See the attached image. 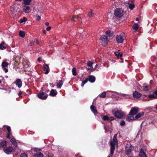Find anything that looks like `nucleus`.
Segmentation results:
<instances>
[{
    "label": "nucleus",
    "instance_id": "473e14b6",
    "mask_svg": "<svg viewBox=\"0 0 157 157\" xmlns=\"http://www.w3.org/2000/svg\"><path fill=\"white\" fill-rule=\"evenodd\" d=\"M148 97L152 99L157 98V95L155 96L153 94H150L148 95Z\"/></svg>",
    "mask_w": 157,
    "mask_h": 157
},
{
    "label": "nucleus",
    "instance_id": "c85d7f7f",
    "mask_svg": "<svg viewBox=\"0 0 157 157\" xmlns=\"http://www.w3.org/2000/svg\"><path fill=\"white\" fill-rule=\"evenodd\" d=\"M19 35L20 37L24 38L25 35V32L22 31H20L19 32Z\"/></svg>",
    "mask_w": 157,
    "mask_h": 157
},
{
    "label": "nucleus",
    "instance_id": "2f4dec72",
    "mask_svg": "<svg viewBox=\"0 0 157 157\" xmlns=\"http://www.w3.org/2000/svg\"><path fill=\"white\" fill-rule=\"evenodd\" d=\"M72 74L74 76H76L77 75V72L76 71V69L75 67H73L72 70Z\"/></svg>",
    "mask_w": 157,
    "mask_h": 157
},
{
    "label": "nucleus",
    "instance_id": "69168bd1",
    "mask_svg": "<svg viewBox=\"0 0 157 157\" xmlns=\"http://www.w3.org/2000/svg\"><path fill=\"white\" fill-rule=\"evenodd\" d=\"M17 1H21L22 0H15Z\"/></svg>",
    "mask_w": 157,
    "mask_h": 157
},
{
    "label": "nucleus",
    "instance_id": "6e6d98bb",
    "mask_svg": "<svg viewBox=\"0 0 157 157\" xmlns=\"http://www.w3.org/2000/svg\"><path fill=\"white\" fill-rule=\"evenodd\" d=\"M34 151H36V152H37V151H38V148H35V149H34Z\"/></svg>",
    "mask_w": 157,
    "mask_h": 157
},
{
    "label": "nucleus",
    "instance_id": "423d86ee",
    "mask_svg": "<svg viewBox=\"0 0 157 157\" xmlns=\"http://www.w3.org/2000/svg\"><path fill=\"white\" fill-rule=\"evenodd\" d=\"M48 94L46 92H43L40 90L37 94L38 97L42 100L46 99L48 97Z\"/></svg>",
    "mask_w": 157,
    "mask_h": 157
},
{
    "label": "nucleus",
    "instance_id": "6ab92c4d",
    "mask_svg": "<svg viewBox=\"0 0 157 157\" xmlns=\"http://www.w3.org/2000/svg\"><path fill=\"white\" fill-rule=\"evenodd\" d=\"M57 94V92L56 90L52 89L51 90L49 95L51 96L54 97Z\"/></svg>",
    "mask_w": 157,
    "mask_h": 157
},
{
    "label": "nucleus",
    "instance_id": "2eb2a0df",
    "mask_svg": "<svg viewBox=\"0 0 157 157\" xmlns=\"http://www.w3.org/2000/svg\"><path fill=\"white\" fill-rule=\"evenodd\" d=\"M133 95L134 98H140L142 95V94L138 93L137 91H135L134 92H133Z\"/></svg>",
    "mask_w": 157,
    "mask_h": 157
},
{
    "label": "nucleus",
    "instance_id": "a211bd4d",
    "mask_svg": "<svg viewBox=\"0 0 157 157\" xmlns=\"http://www.w3.org/2000/svg\"><path fill=\"white\" fill-rule=\"evenodd\" d=\"M90 108L91 111L94 113L95 115L97 114V109L94 106L92 105H91Z\"/></svg>",
    "mask_w": 157,
    "mask_h": 157
},
{
    "label": "nucleus",
    "instance_id": "49530a36",
    "mask_svg": "<svg viewBox=\"0 0 157 157\" xmlns=\"http://www.w3.org/2000/svg\"><path fill=\"white\" fill-rule=\"evenodd\" d=\"M35 42V41H31L30 43V45L31 46H33L34 45V44Z\"/></svg>",
    "mask_w": 157,
    "mask_h": 157
},
{
    "label": "nucleus",
    "instance_id": "09e8293b",
    "mask_svg": "<svg viewBox=\"0 0 157 157\" xmlns=\"http://www.w3.org/2000/svg\"><path fill=\"white\" fill-rule=\"evenodd\" d=\"M6 50L7 51L9 52H10L11 51V49L10 47H6Z\"/></svg>",
    "mask_w": 157,
    "mask_h": 157
},
{
    "label": "nucleus",
    "instance_id": "052dcab7",
    "mask_svg": "<svg viewBox=\"0 0 157 157\" xmlns=\"http://www.w3.org/2000/svg\"><path fill=\"white\" fill-rule=\"evenodd\" d=\"M40 59H41V58H40V57L38 58V59H37L38 60V61H41Z\"/></svg>",
    "mask_w": 157,
    "mask_h": 157
},
{
    "label": "nucleus",
    "instance_id": "f704fd0d",
    "mask_svg": "<svg viewBox=\"0 0 157 157\" xmlns=\"http://www.w3.org/2000/svg\"><path fill=\"white\" fill-rule=\"evenodd\" d=\"M126 154L127 155H128L130 154V153L131 152V151H132V150H131V149L128 148V149L126 150Z\"/></svg>",
    "mask_w": 157,
    "mask_h": 157
},
{
    "label": "nucleus",
    "instance_id": "e433bc0d",
    "mask_svg": "<svg viewBox=\"0 0 157 157\" xmlns=\"http://www.w3.org/2000/svg\"><path fill=\"white\" fill-rule=\"evenodd\" d=\"M94 14L93 12L92 11H91L89 12V13L87 14V16L89 17H92L93 16Z\"/></svg>",
    "mask_w": 157,
    "mask_h": 157
},
{
    "label": "nucleus",
    "instance_id": "8fccbe9b",
    "mask_svg": "<svg viewBox=\"0 0 157 157\" xmlns=\"http://www.w3.org/2000/svg\"><path fill=\"white\" fill-rule=\"evenodd\" d=\"M11 134V133H7V134L6 136V137L8 139H10V136Z\"/></svg>",
    "mask_w": 157,
    "mask_h": 157
},
{
    "label": "nucleus",
    "instance_id": "a878e982",
    "mask_svg": "<svg viewBox=\"0 0 157 157\" xmlns=\"http://www.w3.org/2000/svg\"><path fill=\"white\" fill-rule=\"evenodd\" d=\"M106 34L109 37H111L113 35V33H111V31L109 30H108L107 31L105 32Z\"/></svg>",
    "mask_w": 157,
    "mask_h": 157
},
{
    "label": "nucleus",
    "instance_id": "ddd939ff",
    "mask_svg": "<svg viewBox=\"0 0 157 157\" xmlns=\"http://www.w3.org/2000/svg\"><path fill=\"white\" fill-rule=\"evenodd\" d=\"M139 156V157H147L142 148L140 150Z\"/></svg>",
    "mask_w": 157,
    "mask_h": 157
},
{
    "label": "nucleus",
    "instance_id": "f03ea898",
    "mask_svg": "<svg viewBox=\"0 0 157 157\" xmlns=\"http://www.w3.org/2000/svg\"><path fill=\"white\" fill-rule=\"evenodd\" d=\"M117 134H115L113 139V142L111 141L110 143V154L112 155L115 149V145L116 144H117L118 140L117 139Z\"/></svg>",
    "mask_w": 157,
    "mask_h": 157
},
{
    "label": "nucleus",
    "instance_id": "0eeeda50",
    "mask_svg": "<svg viewBox=\"0 0 157 157\" xmlns=\"http://www.w3.org/2000/svg\"><path fill=\"white\" fill-rule=\"evenodd\" d=\"M139 112V108L136 107H133L131 108L128 115L133 116L136 115Z\"/></svg>",
    "mask_w": 157,
    "mask_h": 157
},
{
    "label": "nucleus",
    "instance_id": "1a4fd4ad",
    "mask_svg": "<svg viewBox=\"0 0 157 157\" xmlns=\"http://www.w3.org/2000/svg\"><path fill=\"white\" fill-rule=\"evenodd\" d=\"M102 119L104 121L107 120L109 122H110L114 120L115 118L113 117H108L107 115H105L103 117Z\"/></svg>",
    "mask_w": 157,
    "mask_h": 157
},
{
    "label": "nucleus",
    "instance_id": "dca6fc26",
    "mask_svg": "<svg viewBox=\"0 0 157 157\" xmlns=\"http://www.w3.org/2000/svg\"><path fill=\"white\" fill-rule=\"evenodd\" d=\"M111 92L110 91L103 92L100 94L99 95L100 97L101 98H104L106 97V95L107 94V96H109L108 94Z\"/></svg>",
    "mask_w": 157,
    "mask_h": 157
},
{
    "label": "nucleus",
    "instance_id": "de8ad7c7",
    "mask_svg": "<svg viewBox=\"0 0 157 157\" xmlns=\"http://www.w3.org/2000/svg\"><path fill=\"white\" fill-rule=\"evenodd\" d=\"M121 96H122V97H126V96H128V97H129V95H126V94H121Z\"/></svg>",
    "mask_w": 157,
    "mask_h": 157
},
{
    "label": "nucleus",
    "instance_id": "20e7f679",
    "mask_svg": "<svg viewBox=\"0 0 157 157\" xmlns=\"http://www.w3.org/2000/svg\"><path fill=\"white\" fill-rule=\"evenodd\" d=\"M124 11L121 8H117L114 11V15L119 18H121L123 15Z\"/></svg>",
    "mask_w": 157,
    "mask_h": 157
},
{
    "label": "nucleus",
    "instance_id": "5fc2aeb1",
    "mask_svg": "<svg viewBox=\"0 0 157 157\" xmlns=\"http://www.w3.org/2000/svg\"><path fill=\"white\" fill-rule=\"evenodd\" d=\"M22 93V92L21 91H20L19 93L18 94V95L20 96V95Z\"/></svg>",
    "mask_w": 157,
    "mask_h": 157
},
{
    "label": "nucleus",
    "instance_id": "4c0bfd02",
    "mask_svg": "<svg viewBox=\"0 0 157 157\" xmlns=\"http://www.w3.org/2000/svg\"><path fill=\"white\" fill-rule=\"evenodd\" d=\"M7 129L8 131V133H11V129L10 127V126H7Z\"/></svg>",
    "mask_w": 157,
    "mask_h": 157
},
{
    "label": "nucleus",
    "instance_id": "37998d69",
    "mask_svg": "<svg viewBox=\"0 0 157 157\" xmlns=\"http://www.w3.org/2000/svg\"><path fill=\"white\" fill-rule=\"evenodd\" d=\"M144 90L145 91H147L149 90V89L148 88V86H144Z\"/></svg>",
    "mask_w": 157,
    "mask_h": 157
},
{
    "label": "nucleus",
    "instance_id": "bf43d9fd",
    "mask_svg": "<svg viewBox=\"0 0 157 157\" xmlns=\"http://www.w3.org/2000/svg\"><path fill=\"white\" fill-rule=\"evenodd\" d=\"M49 23L48 22H46V23H45V25H46V26H48L49 25Z\"/></svg>",
    "mask_w": 157,
    "mask_h": 157
},
{
    "label": "nucleus",
    "instance_id": "b1692460",
    "mask_svg": "<svg viewBox=\"0 0 157 157\" xmlns=\"http://www.w3.org/2000/svg\"><path fill=\"white\" fill-rule=\"evenodd\" d=\"M4 43L3 42H2L0 44V49L3 50L6 48V47L4 45Z\"/></svg>",
    "mask_w": 157,
    "mask_h": 157
},
{
    "label": "nucleus",
    "instance_id": "4be33fe9",
    "mask_svg": "<svg viewBox=\"0 0 157 157\" xmlns=\"http://www.w3.org/2000/svg\"><path fill=\"white\" fill-rule=\"evenodd\" d=\"M135 120V117L133 116H128L126 118V120L128 122L133 121Z\"/></svg>",
    "mask_w": 157,
    "mask_h": 157
},
{
    "label": "nucleus",
    "instance_id": "6e6552de",
    "mask_svg": "<svg viewBox=\"0 0 157 157\" xmlns=\"http://www.w3.org/2000/svg\"><path fill=\"white\" fill-rule=\"evenodd\" d=\"M8 63L6 62H3L2 63V68L6 73L8 71V69L6 68L8 67Z\"/></svg>",
    "mask_w": 157,
    "mask_h": 157
},
{
    "label": "nucleus",
    "instance_id": "f257e3e1",
    "mask_svg": "<svg viewBox=\"0 0 157 157\" xmlns=\"http://www.w3.org/2000/svg\"><path fill=\"white\" fill-rule=\"evenodd\" d=\"M7 143L6 141H1L0 143V147L2 148L4 152L7 155L13 154V152H15L14 149L11 146H7Z\"/></svg>",
    "mask_w": 157,
    "mask_h": 157
},
{
    "label": "nucleus",
    "instance_id": "ea45409f",
    "mask_svg": "<svg viewBox=\"0 0 157 157\" xmlns=\"http://www.w3.org/2000/svg\"><path fill=\"white\" fill-rule=\"evenodd\" d=\"M93 64V63H92V62H91L90 61H88L87 63V65L88 66L90 67H91V66Z\"/></svg>",
    "mask_w": 157,
    "mask_h": 157
},
{
    "label": "nucleus",
    "instance_id": "603ef678",
    "mask_svg": "<svg viewBox=\"0 0 157 157\" xmlns=\"http://www.w3.org/2000/svg\"><path fill=\"white\" fill-rule=\"evenodd\" d=\"M110 91L111 92L108 95L109 96H107L108 97H111V96L112 95V92L111 91Z\"/></svg>",
    "mask_w": 157,
    "mask_h": 157
},
{
    "label": "nucleus",
    "instance_id": "a18cd8bd",
    "mask_svg": "<svg viewBox=\"0 0 157 157\" xmlns=\"http://www.w3.org/2000/svg\"><path fill=\"white\" fill-rule=\"evenodd\" d=\"M87 70H90L91 71H92L94 70V69L92 67H91L90 68H88L87 69Z\"/></svg>",
    "mask_w": 157,
    "mask_h": 157
},
{
    "label": "nucleus",
    "instance_id": "680f3d73",
    "mask_svg": "<svg viewBox=\"0 0 157 157\" xmlns=\"http://www.w3.org/2000/svg\"><path fill=\"white\" fill-rule=\"evenodd\" d=\"M136 20L137 21H139V18H137L136 19Z\"/></svg>",
    "mask_w": 157,
    "mask_h": 157
},
{
    "label": "nucleus",
    "instance_id": "79ce46f5",
    "mask_svg": "<svg viewBox=\"0 0 157 157\" xmlns=\"http://www.w3.org/2000/svg\"><path fill=\"white\" fill-rule=\"evenodd\" d=\"M125 122L123 120L121 121L120 124L121 126L124 125H125Z\"/></svg>",
    "mask_w": 157,
    "mask_h": 157
},
{
    "label": "nucleus",
    "instance_id": "3c124183",
    "mask_svg": "<svg viewBox=\"0 0 157 157\" xmlns=\"http://www.w3.org/2000/svg\"><path fill=\"white\" fill-rule=\"evenodd\" d=\"M40 17L39 15L37 16L36 17V19L37 20L39 21L40 19Z\"/></svg>",
    "mask_w": 157,
    "mask_h": 157
},
{
    "label": "nucleus",
    "instance_id": "7c9ffc66",
    "mask_svg": "<svg viewBox=\"0 0 157 157\" xmlns=\"http://www.w3.org/2000/svg\"><path fill=\"white\" fill-rule=\"evenodd\" d=\"M114 54H115V55L117 56V57L118 58H119L120 57H121L122 56V54L120 52H115L114 53Z\"/></svg>",
    "mask_w": 157,
    "mask_h": 157
},
{
    "label": "nucleus",
    "instance_id": "c756f323",
    "mask_svg": "<svg viewBox=\"0 0 157 157\" xmlns=\"http://www.w3.org/2000/svg\"><path fill=\"white\" fill-rule=\"evenodd\" d=\"M27 20V18L26 17H23L22 18H21L20 19V21H19V22L20 23H22L24 22H25Z\"/></svg>",
    "mask_w": 157,
    "mask_h": 157
},
{
    "label": "nucleus",
    "instance_id": "c03bdc74",
    "mask_svg": "<svg viewBox=\"0 0 157 157\" xmlns=\"http://www.w3.org/2000/svg\"><path fill=\"white\" fill-rule=\"evenodd\" d=\"M10 140L11 142L12 143L14 141H16V140L14 137H13L12 138L10 139Z\"/></svg>",
    "mask_w": 157,
    "mask_h": 157
},
{
    "label": "nucleus",
    "instance_id": "aec40b11",
    "mask_svg": "<svg viewBox=\"0 0 157 157\" xmlns=\"http://www.w3.org/2000/svg\"><path fill=\"white\" fill-rule=\"evenodd\" d=\"M25 8H23V11L26 13H28L30 12V11L29 10H30V7L29 6H25Z\"/></svg>",
    "mask_w": 157,
    "mask_h": 157
},
{
    "label": "nucleus",
    "instance_id": "0e129e2a",
    "mask_svg": "<svg viewBox=\"0 0 157 157\" xmlns=\"http://www.w3.org/2000/svg\"><path fill=\"white\" fill-rule=\"evenodd\" d=\"M38 151H41L40 149H38Z\"/></svg>",
    "mask_w": 157,
    "mask_h": 157
},
{
    "label": "nucleus",
    "instance_id": "393cba45",
    "mask_svg": "<svg viewBox=\"0 0 157 157\" xmlns=\"http://www.w3.org/2000/svg\"><path fill=\"white\" fill-rule=\"evenodd\" d=\"M63 84V82L62 80H60L59 81V83L57 84V87L58 88H60Z\"/></svg>",
    "mask_w": 157,
    "mask_h": 157
},
{
    "label": "nucleus",
    "instance_id": "4468645a",
    "mask_svg": "<svg viewBox=\"0 0 157 157\" xmlns=\"http://www.w3.org/2000/svg\"><path fill=\"white\" fill-rule=\"evenodd\" d=\"M116 40L118 43H122L124 39L122 36L117 35L116 37Z\"/></svg>",
    "mask_w": 157,
    "mask_h": 157
},
{
    "label": "nucleus",
    "instance_id": "774afa93",
    "mask_svg": "<svg viewBox=\"0 0 157 157\" xmlns=\"http://www.w3.org/2000/svg\"><path fill=\"white\" fill-rule=\"evenodd\" d=\"M156 109H157V104L156 105Z\"/></svg>",
    "mask_w": 157,
    "mask_h": 157
},
{
    "label": "nucleus",
    "instance_id": "cd10ccee",
    "mask_svg": "<svg viewBox=\"0 0 157 157\" xmlns=\"http://www.w3.org/2000/svg\"><path fill=\"white\" fill-rule=\"evenodd\" d=\"M34 156L36 157H43L44 155L43 154L40 152H38Z\"/></svg>",
    "mask_w": 157,
    "mask_h": 157
},
{
    "label": "nucleus",
    "instance_id": "c9c22d12",
    "mask_svg": "<svg viewBox=\"0 0 157 157\" xmlns=\"http://www.w3.org/2000/svg\"><path fill=\"white\" fill-rule=\"evenodd\" d=\"M88 80L87 78L86 79L84 80L83 81L81 84V86H83L84 84H86L88 82Z\"/></svg>",
    "mask_w": 157,
    "mask_h": 157
},
{
    "label": "nucleus",
    "instance_id": "9d476101",
    "mask_svg": "<svg viewBox=\"0 0 157 157\" xmlns=\"http://www.w3.org/2000/svg\"><path fill=\"white\" fill-rule=\"evenodd\" d=\"M43 69L45 71L44 74H47L49 73L50 70L48 65L46 64H44L43 67Z\"/></svg>",
    "mask_w": 157,
    "mask_h": 157
},
{
    "label": "nucleus",
    "instance_id": "13d9d810",
    "mask_svg": "<svg viewBox=\"0 0 157 157\" xmlns=\"http://www.w3.org/2000/svg\"><path fill=\"white\" fill-rule=\"evenodd\" d=\"M35 41V43H36V44H39V42L38 40H36V41Z\"/></svg>",
    "mask_w": 157,
    "mask_h": 157
},
{
    "label": "nucleus",
    "instance_id": "4d7b16f0",
    "mask_svg": "<svg viewBox=\"0 0 157 157\" xmlns=\"http://www.w3.org/2000/svg\"><path fill=\"white\" fill-rule=\"evenodd\" d=\"M154 94L156 95H157V90L155 91Z\"/></svg>",
    "mask_w": 157,
    "mask_h": 157
},
{
    "label": "nucleus",
    "instance_id": "72a5a7b5",
    "mask_svg": "<svg viewBox=\"0 0 157 157\" xmlns=\"http://www.w3.org/2000/svg\"><path fill=\"white\" fill-rule=\"evenodd\" d=\"M135 7V5L134 3H130L129 4V8L131 10H133Z\"/></svg>",
    "mask_w": 157,
    "mask_h": 157
},
{
    "label": "nucleus",
    "instance_id": "412c9836",
    "mask_svg": "<svg viewBox=\"0 0 157 157\" xmlns=\"http://www.w3.org/2000/svg\"><path fill=\"white\" fill-rule=\"evenodd\" d=\"M87 78L88 80L91 82H94L95 80V77L93 75H90Z\"/></svg>",
    "mask_w": 157,
    "mask_h": 157
},
{
    "label": "nucleus",
    "instance_id": "5701e85b",
    "mask_svg": "<svg viewBox=\"0 0 157 157\" xmlns=\"http://www.w3.org/2000/svg\"><path fill=\"white\" fill-rule=\"evenodd\" d=\"M144 114V112H141L137 113L135 116V118L137 119L140 118L141 117L143 116Z\"/></svg>",
    "mask_w": 157,
    "mask_h": 157
},
{
    "label": "nucleus",
    "instance_id": "338daca9",
    "mask_svg": "<svg viewBox=\"0 0 157 157\" xmlns=\"http://www.w3.org/2000/svg\"><path fill=\"white\" fill-rule=\"evenodd\" d=\"M131 2H133V0H131Z\"/></svg>",
    "mask_w": 157,
    "mask_h": 157
},
{
    "label": "nucleus",
    "instance_id": "f8f14e48",
    "mask_svg": "<svg viewBox=\"0 0 157 157\" xmlns=\"http://www.w3.org/2000/svg\"><path fill=\"white\" fill-rule=\"evenodd\" d=\"M70 19L71 20L73 21H76V20L75 19H78V22L79 23L80 22L82 21V19L78 15L73 16L72 17L71 16Z\"/></svg>",
    "mask_w": 157,
    "mask_h": 157
},
{
    "label": "nucleus",
    "instance_id": "a19ab883",
    "mask_svg": "<svg viewBox=\"0 0 157 157\" xmlns=\"http://www.w3.org/2000/svg\"><path fill=\"white\" fill-rule=\"evenodd\" d=\"M15 146V148L17 147V143L16 141L12 143Z\"/></svg>",
    "mask_w": 157,
    "mask_h": 157
},
{
    "label": "nucleus",
    "instance_id": "9b49d317",
    "mask_svg": "<svg viewBox=\"0 0 157 157\" xmlns=\"http://www.w3.org/2000/svg\"><path fill=\"white\" fill-rule=\"evenodd\" d=\"M14 83L19 88H20L22 85V82L21 79L17 78L15 82Z\"/></svg>",
    "mask_w": 157,
    "mask_h": 157
},
{
    "label": "nucleus",
    "instance_id": "58836bf2",
    "mask_svg": "<svg viewBox=\"0 0 157 157\" xmlns=\"http://www.w3.org/2000/svg\"><path fill=\"white\" fill-rule=\"evenodd\" d=\"M27 155L24 153H22L20 157H27Z\"/></svg>",
    "mask_w": 157,
    "mask_h": 157
},
{
    "label": "nucleus",
    "instance_id": "39448f33",
    "mask_svg": "<svg viewBox=\"0 0 157 157\" xmlns=\"http://www.w3.org/2000/svg\"><path fill=\"white\" fill-rule=\"evenodd\" d=\"M99 40L101 41V44L103 46H105L109 42L108 37L105 35L101 36L100 37Z\"/></svg>",
    "mask_w": 157,
    "mask_h": 157
},
{
    "label": "nucleus",
    "instance_id": "e2e57ef3",
    "mask_svg": "<svg viewBox=\"0 0 157 157\" xmlns=\"http://www.w3.org/2000/svg\"><path fill=\"white\" fill-rule=\"evenodd\" d=\"M9 92L10 93V91H11V90H10V88H9Z\"/></svg>",
    "mask_w": 157,
    "mask_h": 157
},
{
    "label": "nucleus",
    "instance_id": "864d4df0",
    "mask_svg": "<svg viewBox=\"0 0 157 157\" xmlns=\"http://www.w3.org/2000/svg\"><path fill=\"white\" fill-rule=\"evenodd\" d=\"M51 29V27L50 26H49V27H47V28L46 30L47 31H49Z\"/></svg>",
    "mask_w": 157,
    "mask_h": 157
},
{
    "label": "nucleus",
    "instance_id": "f3484780",
    "mask_svg": "<svg viewBox=\"0 0 157 157\" xmlns=\"http://www.w3.org/2000/svg\"><path fill=\"white\" fill-rule=\"evenodd\" d=\"M32 1V0H23V6L25 7L26 5H29Z\"/></svg>",
    "mask_w": 157,
    "mask_h": 157
},
{
    "label": "nucleus",
    "instance_id": "bb28decb",
    "mask_svg": "<svg viewBox=\"0 0 157 157\" xmlns=\"http://www.w3.org/2000/svg\"><path fill=\"white\" fill-rule=\"evenodd\" d=\"M133 29L136 30H137L139 28V25L137 23H135L132 26Z\"/></svg>",
    "mask_w": 157,
    "mask_h": 157
},
{
    "label": "nucleus",
    "instance_id": "7ed1b4c3",
    "mask_svg": "<svg viewBox=\"0 0 157 157\" xmlns=\"http://www.w3.org/2000/svg\"><path fill=\"white\" fill-rule=\"evenodd\" d=\"M112 113L116 118L119 119H121L124 116L123 113L120 110H117L116 111L113 110Z\"/></svg>",
    "mask_w": 157,
    "mask_h": 157
}]
</instances>
